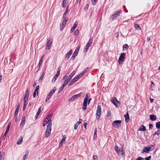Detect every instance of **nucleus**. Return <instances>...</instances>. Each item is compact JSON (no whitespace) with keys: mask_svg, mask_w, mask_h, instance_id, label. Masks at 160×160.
I'll list each match as a JSON object with an SVG mask.
<instances>
[{"mask_svg":"<svg viewBox=\"0 0 160 160\" xmlns=\"http://www.w3.org/2000/svg\"><path fill=\"white\" fill-rule=\"evenodd\" d=\"M122 12V10H119L115 12V13L112 14L111 16V18L112 19H113L114 18H115L117 17L118 16H119L120 14Z\"/></svg>","mask_w":160,"mask_h":160,"instance_id":"1a4fd4ad","label":"nucleus"},{"mask_svg":"<svg viewBox=\"0 0 160 160\" xmlns=\"http://www.w3.org/2000/svg\"><path fill=\"white\" fill-rule=\"evenodd\" d=\"M66 138V137L65 135L63 136V138H62L61 140L60 141V142L59 144V147H62V143H64L65 142V139Z\"/></svg>","mask_w":160,"mask_h":160,"instance_id":"f3484780","label":"nucleus"},{"mask_svg":"<svg viewBox=\"0 0 160 160\" xmlns=\"http://www.w3.org/2000/svg\"><path fill=\"white\" fill-rule=\"evenodd\" d=\"M39 87V85H38L36 87L33 94V97L34 98H36V96H38Z\"/></svg>","mask_w":160,"mask_h":160,"instance_id":"ddd939ff","label":"nucleus"},{"mask_svg":"<svg viewBox=\"0 0 160 160\" xmlns=\"http://www.w3.org/2000/svg\"><path fill=\"white\" fill-rule=\"evenodd\" d=\"M77 25H78V24H76V22H75V23L72 26V27L71 30L70 32H71V33L72 32H73L74 31L75 28H76V27H77Z\"/></svg>","mask_w":160,"mask_h":160,"instance_id":"bb28decb","label":"nucleus"},{"mask_svg":"<svg viewBox=\"0 0 160 160\" xmlns=\"http://www.w3.org/2000/svg\"><path fill=\"white\" fill-rule=\"evenodd\" d=\"M88 68H86L84 70L82 71L81 72L82 73L83 75H84L85 73L88 71Z\"/></svg>","mask_w":160,"mask_h":160,"instance_id":"37998d69","label":"nucleus"},{"mask_svg":"<svg viewBox=\"0 0 160 160\" xmlns=\"http://www.w3.org/2000/svg\"><path fill=\"white\" fill-rule=\"evenodd\" d=\"M88 7H89L88 4H87L86 5V6H85V7L84 8V9L85 10V11H86L87 10H88Z\"/></svg>","mask_w":160,"mask_h":160,"instance_id":"603ef678","label":"nucleus"},{"mask_svg":"<svg viewBox=\"0 0 160 160\" xmlns=\"http://www.w3.org/2000/svg\"><path fill=\"white\" fill-rule=\"evenodd\" d=\"M83 75L82 74V73L81 72L78 75L77 77H75L76 78H78L77 79L78 80L79 78H81Z\"/></svg>","mask_w":160,"mask_h":160,"instance_id":"58836bf2","label":"nucleus"},{"mask_svg":"<svg viewBox=\"0 0 160 160\" xmlns=\"http://www.w3.org/2000/svg\"><path fill=\"white\" fill-rule=\"evenodd\" d=\"M93 160H98V158L96 155H93Z\"/></svg>","mask_w":160,"mask_h":160,"instance_id":"3c124183","label":"nucleus"},{"mask_svg":"<svg viewBox=\"0 0 160 160\" xmlns=\"http://www.w3.org/2000/svg\"><path fill=\"white\" fill-rule=\"evenodd\" d=\"M156 125L157 128L158 129H160V122H157Z\"/></svg>","mask_w":160,"mask_h":160,"instance_id":"c9c22d12","label":"nucleus"},{"mask_svg":"<svg viewBox=\"0 0 160 160\" xmlns=\"http://www.w3.org/2000/svg\"><path fill=\"white\" fill-rule=\"evenodd\" d=\"M98 0H92V3L93 5H95L96 4V2Z\"/></svg>","mask_w":160,"mask_h":160,"instance_id":"79ce46f5","label":"nucleus"},{"mask_svg":"<svg viewBox=\"0 0 160 160\" xmlns=\"http://www.w3.org/2000/svg\"><path fill=\"white\" fill-rule=\"evenodd\" d=\"M92 38H90L89 39V40L88 42V43L87 44L85 47V52H87L88 50V49L89 47L91 46V44L92 43Z\"/></svg>","mask_w":160,"mask_h":160,"instance_id":"9b49d317","label":"nucleus"},{"mask_svg":"<svg viewBox=\"0 0 160 160\" xmlns=\"http://www.w3.org/2000/svg\"><path fill=\"white\" fill-rule=\"evenodd\" d=\"M87 125H88V124L87 123H85V124H84V127L85 128V129H87Z\"/></svg>","mask_w":160,"mask_h":160,"instance_id":"0e129e2a","label":"nucleus"},{"mask_svg":"<svg viewBox=\"0 0 160 160\" xmlns=\"http://www.w3.org/2000/svg\"><path fill=\"white\" fill-rule=\"evenodd\" d=\"M51 131H46L45 136V137L46 138L48 137L51 134Z\"/></svg>","mask_w":160,"mask_h":160,"instance_id":"2f4dec72","label":"nucleus"},{"mask_svg":"<svg viewBox=\"0 0 160 160\" xmlns=\"http://www.w3.org/2000/svg\"><path fill=\"white\" fill-rule=\"evenodd\" d=\"M115 151L117 152L118 155H122L123 149L122 148H119L118 146H115Z\"/></svg>","mask_w":160,"mask_h":160,"instance_id":"39448f33","label":"nucleus"},{"mask_svg":"<svg viewBox=\"0 0 160 160\" xmlns=\"http://www.w3.org/2000/svg\"><path fill=\"white\" fill-rule=\"evenodd\" d=\"M126 54L124 53H122L118 59V62L119 63L120 62H123L124 61L125 58Z\"/></svg>","mask_w":160,"mask_h":160,"instance_id":"0eeeda50","label":"nucleus"},{"mask_svg":"<svg viewBox=\"0 0 160 160\" xmlns=\"http://www.w3.org/2000/svg\"><path fill=\"white\" fill-rule=\"evenodd\" d=\"M121 120H116L113 122L112 125L115 128H118L121 126Z\"/></svg>","mask_w":160,"mask_h":160,"instance_id":"20e7f679","label":"nucleus"},{"mask_svg":"<svg viewBox=\"0 0 160 160\" xmlns=\"http://www.w3.org/2000/svg\"><path fill=\"white\" fill-rule=\"evenodd\" d=\"M82 122V120L81 119H79V121L78 122H77L76 124H75V126H74V129H77V127L78 126V125L81 123Z\"/></svg>","mask_w":160,"mask_h":160,"instance_id":"b1692460","label":"nucleus"},{"mask_svg":"<svg viewBox=\"0 0 160 160\" xmlns=\"http://www.w3.org/2000/svg\"><path fill=\"white\" fill-rule=\"evenodd\" d=\"M19 106H20V105L19 104L17 107L16 110L15 111V114H14V117L17 116L18 113V111H19Z\"/></svg>","mask_w":160,"mask_h":160,"instance_id":"393cba45","label":"nucleus"},{"mask_svg":"<svg viewBox=\"0 0 160 160\" xmlns=\"http://www.w3.org/2000/svg\"><path fill=\"white\" fill-rule=\"evenodd\" d=\"M43 77H44L43 76H42V75H41V76H40V78H39V81H40V82L42 80V79H43Z\"/></svg>","mask_w":160,"mask_h":160,"instance_id":"6e6d98bb","label":"nucleus"},{"mask_svg":"<svg viewBox=\"0 0 160 160\" xmlns=\"http://www.w3.org/2000/svg\"><path fill=\"white\" fill-rule=\"evenodd\" d=\"M138 130H146V127L143 125H141Z\"/></svg>","mask_w":160,"mask_h":160,"instance_id":"473e14b6","label":"nucleus"},{"mask_svg":"<svg viewBox=\"0 0 160 160\" xmlns=\"http://www.w3.org/2000/svg\"><path fill=\"white\" fill-rule=\"evenodd\" d=\"M28 153H29L28 151H27L26 152L25 155L23 157V158H22L23 160H25L28 158Z\"/></svg>","mask_w":160,"mask_h":160,"instance_id":"7c9ffc66","label":"nucleus"},{"mask_svg":"<svg viewBox=\"0 0 160 160\" xmlns=\"http://www.w3.org/2000/svg\"><path fill=\"white\" fill-rule=\"evenodd\" d=\"M9 125H8L7 127V129H6V130H9Z\"/></svg>","mask_w":160,"mask_h":160,"instance_id":"338daca9","label":"nucleus"},{"mask_svg":"<svg viewBox=\"0 0 160 160\" xmlns=\"http://www.w3.org/2000/svg\"><path fill=\"white\" fill-rule=\"evenodd\" d=\"M111 101L114 104L116 107L118 108L119 107V106L118 105V103H120V102L116 98L113 97L112 98L111 100Z\"/></svg>","mask_w":160,"mask_h":160,"instance_id":"7ed1b4c3","label":"nucleus"},{"mask_svg":"<svg viewBox=\"0 0 160 160\" xmlns=\"http://www.w3.org/2000/svg\"><path fill=\"white\" fill-rule=\"evenodd\" d=\"M4 160V153L3 152H0V160Z\"/></svg>","mask_w":160,"mask_h":160,"instance_id":"cd10ccee","label":"nucleus"},{"mask_svg":"<svg viewBox=\"0 0 160 160\" xmlns=\"http://www.w3.org/2000/svg\"><path fill=\"white\" fill-rule=\"evenodd\" d=\"M160 132V131H157V132H155L153 134L154 136H155L156 135H157L158 136Z\"/></svg>","mask_w":160,"mask_h":160,"instance_id":"de8ad7c7","label":"nucleus"},{"mask_svg":"<svg viewBox=\"0 0 160 160\" xmlns=\"http://www.w3.org/2000/svg\"><path fill=\"white\" fill-rule=\"evenodd\" d=\"M101 112H102L101 106L99 105H98L97 108L96 113V118L97 119H99L100 118Z\"/></svg>","mask_w":160,"mask_h":160,"instance_id":"f03ea898","label":"nucleus"},{"mask_svg":"<svg viewBox=\"0 0 160 160\" xmlns=\"http://www.w3.org/2000/svg\"><path fill=\"white\" fill-rule=\"evenodd\" d=\"M29 95V90L28 89H27L26 92L24 97V100H27L28 99V98Z\"/></svg>","mask_w":160,"mask_h":160,"instance_id":"4468645a","label":"nucleus"},{"mask_svg":"<svg viewBox=\"0 0 160 160\" xmlns=\"http://www.w3.org/2000/svg\"><path fill=\"white\" fill-rule=\"evenodd\" d=\"M82 93L81 92L78 94L74 95L72 96V97H71L70 99L71 100H73L74 99L80 97Z\"/></svg>","mask_w":160,"mask_h":160,"instance_id":"6ab92c4d","label":"nucleus"},{"mask_svg":"<svg viewBox=\"0 0 160 160\" xmlns=\"http://www.w3.org/2000/svg\"><path fill=\"white\" fill-rule=\"evenodd\" d=\"M97 131H95L94 132V137L93 139H96L97 138Z\"/></svg>","mask_w":160,"mask_h":160,"instance_id":"49530a36","label":"nucleus"},{"mask_svg":"<svg viewBox=\"0 0 160 160\" xmlns=\"http://www.w3.org/2000/svg\"><path fill=\"white\" fill-rule=\"evenodd\" d=\"M44 56V55H43L42 56L40 60V61H39V65H40V64H42L43 61V58Z\"/></svg>","mask_w":160,"mask_h":160,"instance_id":"a19ab883","label":"nucleus"},{"mask_svg":"<svg viewBox=\"0 0 160 160\" xmlns=\"http://www.w3.org/2000/svg\"><path fill=\"white\" fill-rule=\"evenodd\" d=\"M52 114L51 113L48 115L46 118L45 119L44 122H46V123H48V124L47 125L46 130H51L52 126V121L50 119L52 118Z\"/></svg>","mask_w":160,"mask_h":160,"instance_id":"f257e3e1","label":"nucleus"},{"mask_svg":"<svg viewBox=\"0 0 160 160\" xmlns=\"http://www.w3.org/2000/svg\"><path fill=\"white\" fill-rule=\"evenodd\" d=\"M134 27L135 28L137 29L140 30L141 29V28L140 27V26L138 24H134Z\"/></svg>","mask_w":160,"mask_h":160,"instance_id":"4c0bfd02","label":"nucleus"},{"mask_svg":"<svg viewBox=\"0 0 160 160\" xmlns=\"http://www.w3.org/2000/svg\"><path fill=\"white\" fill-rule=\"evenodd\" d=\"M41 106L38 109V111L37 112V115H39L40 112H41Z\"/></svg>","mask_w":160,"mask_h":160,"instance_id":"c03bdc74","label":"nucleus"},{"mask_svg":"<svg viewBox=\"0 0 160 160\" xmlns=\"http://www.w3.org/2000/svg\"><path fill=\"white\" fill-rule=\"evenodd\" d=\"M72 53V51L71 49L65 55V58L66 60H67Z\"/></svg>","mask_w":160,"mask_h":160,"instance_id":"2eb2a0df","label":"nucleus"},{"mask_svg":"<svg viewBox=\"0 0 160 160\" xmlns=\"http://www.w3.org/2000/svg\"><path fill=\"white\" fill-rule=\"evenodd\" d=\"M88 94H86L85 96V97L84 98V100L88 101Z\"/></svg>","mask_w":160,"mask_h":160,"instance_id":"8fccbe9b","label":"nucleus"},{"mask_svg":"<svg viewBox=\"0 0 160 160\" xmlns=\"http://www.w3.org/2000/svg\"><path fill=\"white\" fill-rule=\"evenodd\" d=\"M111 115V111L110 110L108 111L107 112V116H110Z\"/></svg>","mask_w":160,"mask_h":160,"instance_id":"09e8293b","label":"nucleus"},{"mask_svg":"<svg viewBox=\"0 0 160 160\" xmlns=\"http://www.w3.org/2000/svg\"><path fill=\"white\" fill-rule=\"evenodd\" d=\"M75 71H73L69 75L68 78L67 80H65L64 83L66 84H67V83L70 81L72 77L75 74Z\"/></svg>","mask_w":160,"mask_h":160,"instance_id":"423d86ee","label":"nucleus"},{"mask_svg":"<svg viewBox=\"0 0 160 160\" xmlns=\"http://www.w3.org/2000/svg\"><path fill=\"white\" fill-rule=\"evenodd\" d=\"M67 84H65L64 83L62 85V87L60 88L59 89V90L58 91V93H60L61 91L62 90L64 87Z\"/></svg>","mask_w":160,"mask_h":160,"instance_id":"a878e982","label":"nucleus"},{"mask_svg":"<svg viewBox=\"0 0 160 160\" xmlns=\"http://www.w3.org/2000/svg\"><path fill=\"white\" fill-rule=\"evenodd\" d=\"M79 32V31L78 29H77L74 32V35H76Z\"/></svg>","mask_w":160,"mask_h":160,"instance_id":"bf43d9fd","label":"nucleus"},{"mask_svg":"<svg viewBox=\"0 0 160 160\" xmlns=\"http://www.w3.org/2000/svg\"><path fill=\"white\" fill-rule=\"evenodd\" d=\"M128 46L127 44H125L123 45V49H126L127 48H128Z\"/></svg>","mask_w":160,"mask_h":160,"instance_id":"a18cd8bd","label":"nucleus"},{"mask_svg":"<svg viewBox=\"0 0 160 160\" xmlns=\"http://www.w3.org/2000/svg\"><path fill=\"white\" fill-rule=\"evenodd\" d=\"M68 20V18H65L63 20L62 24L60 25V29L62 30L64 27L65 25L66 24L67 21Z\"/></svg>","mask_w":160,"mask_h":160,"instance_id":"9d476101","label":"nucleus"},{"mask_svg":"<svg viewBox=\"0 0 160 160\" xmlns=\"http://www.w3.org/2000/svg\"><path fill=\"white\" fill-rule=\"evenodd\" d=\"M67 76H66V75H65V76H64L63 77V80H67Z\"/></svg>","mask_w":160,"mask_h":160,"instance_id":"e2e57ef3","label":"nucleus"},{"mask_svg":"<svg viewBox=\"0 0 160 160\" xmlns=\"http://www.w3.org/2000/svg\"><path fill=\"white\" fill-rule=\"evenodd\" d=\"M79 47L78 48H77L76 50L75 51L73 54L72 56L71 57V58L72 59V60H74V58L77 55V54L79 50Z\"/></svg>","mask_w":160,"mask_h":160,"instance_id":"dca6fc26","label":"nucleus"},{"mask_svg":"<svg viewBox=\"0 0 160 160\" xmlns=\"http://www.w3.org/2000/svg\"><path fill=\"white\" fill-rule=\"evenodd\" d=\"M137 160H144L143 158L139 157L137 159Z\"/></svg>","mask_w":160,"mask_h":160,"instance_id":"052dcab7","label":"nucleus"},{"mask_svg":"<svg viewBox=\"0 0 160 160\" xmlns=\"http://www.w3.org/2000/svg\"><path fill=\"white\" fill-rule=\"evenodd\" d=\"M68 13L67 10H66L65 12L64 13L63 15V18H64L66 16V15Z\"/></svg>","mask_w":160,"mask_h":160,"instance_id":"864d4df0","label":"nucleus"},{"mask_svg":"<svg viewBox=\"0 0 160 160\" xmlns=\"http://www.w3.org/2000/svg\"><path fill=\"white\" fill-rule=\"evenodd\" d=\"M8 131H5V132L4 133V134L2 138V139H3L4 140L6 138V135L8 133Z\"/></svg>","mask_w":160,"mask_h":160,"instance_id":"e433bc0d","label":"nucleus"},{"mask_svg":"<svg viewBox=\"0 0 160 160\" xmlns=\"http://www.w3.org/2000/svg\"><path fill=\"white\" fill-rule=\"evenodd\" d=\"M124 117L125 118V121L126 122H128L130 120L129 115L128 112H127L126 115H124Z\"/></svg>","mask_w":160,"mask_h":160,"instance_id":"412c9836","label":"nucleus"},{"mask_svg":"<svg viewBox=\"0 0 160 160\" xmlns=\"http://www.w3.org/2000/svg\"><path fill=\"white\" fill-rule=\"evenodd\" d=\"M56 90V87H54V88L50 92L48 95L51 97L52 95L54 93Z\"/></svg>","mask_w":160,"mask_h":160,"instance_id":"4be33fe9","label":"nucleus"},{"mask_svg":"<svg viewBox=\"0 0 160 160\" xmlns=\"http://www.w3.org/2000/svg\"><path fill=\"white\" fill-rule=\"evenodd\" d=\"M57 78L54 77L53 78L52 82H54L56 80Z\"/></svg>","mask_w":160,"mask_h":160,"instance_id":"680f3d73","label":"nucleus"},{"mask_svg":"<svg viewBox=\"0 0 160 160\" xmlns=\"http://www.w3.org/2000/svg\"><path fill=\"white\" fill-rule=\"evenodd\" d=\"M20 139L18 140L17 142V144L18 145L20 144L22 141V136L20 137Z\"/></svg>","mask_w":160,"mask_h":160,"instance_id":"c756f323","label":"nucleus"},{"mask_svg":"<svg viewBox=\"0 0 160 160\" xmlns=\"http://www.w3.org/2000/svg\"><path fill=\"white\" fill-rule=\"evenodd\" d=\"M78 78H76L75 77L73 78L72 80L70 81L69 84V87L71 86L72 84H73L75 82H77L78 80L77 79Z\"/></svg>","mask_w":160,"mask_h":160,"instance_id":"a211bd4d","label":"nucleus"},{"mask_svg":"<svg viewBox=\"0 0 160 160\" xmlns=\"http://www.w3.org/2000/svg\"><path fill=\"white\" fill-rule=\"evenodd\" d=\"M153 127V125L151 124H149V129H152Z\"/></svg>","mask_w":160,"mask_h":160,"instance_id":"13d9d810","label":"nucleus"},{"mask_svg":"<svg viewBox=\"0 0 160 160\" xmlns=\"http://www.w3.org/2000/svg\"><path fill=\"white\" fill-rule=\"evenodd\" d=\"M153 145H152L151 146H149L148 147H145L143 150H142V153H143L144 152L146 153H148L149 152L150 150L151 149L152 147H153Z\"/></svg>","mask_w":160,"mask_h":160,"instance_id":"6e6552de","label":"nucleus"},{"mask_svg":"<svg viewBox=\"0 0 160 160\" xmlns=\"http://www.w3.org/2000/svg\"><path fill=\"white\" fill-rule=\"evenodd\" d=\"M116 34H117L116 37L118 38V37L119 35V32H117L116 33Z\"/></svg>","mask_w":160,"mask_h":160,"instance_id":"774afa93","label":"nucleus"},{"mask_svg":"<svg viewBox=\"0 0 160 160\" xmlns=\"http://www.w3.org/2000/svg\"><path fill=\"white\" fill-rule=\"evenodd\" d=\"M88 101H84L83 103L82 109L83 110H85L86 109L87 106Z\"/></svg>","mask_w":160,"mask_h":160,"instance_id":"aec40b11","label":"nucleus"},{"mask_svg":"<svg viewBox=\"0 0 160 160\" xmlns=\"http://www.w3.org/2000/svg\"><path fill=\"white\" fill-rule=\"evenodd\" d=\"M26 100H24L23 106L22 108V110L24 111L25 109V107L26 106L27 104V103L26 102Z\"/></svg>","mask_w":160,"mask_h":160,"instance_id":"f704fd0d","label":"nucleus"},{"mask_svg":"<svg viewBox=\"0 0 160 160\" xmlns=\"http://www.w3.org/2000/svg\"><path fill=\"white\" fill-rule=\"evenodd\" d=\"M60 70H59L58 71L57 73L54 76L55 77L57 78L58 76L60 75Z\"/></svg>","mask_w":160,"mask_h":160,"instance_id":"ea45409f","label":"nucleus"},{"mask_svg":"<svg viewBox=\"0 0 160 160\" xmlns=\"http://www.w3.org/2000/svg\"><path fill=\"white\" fill-rule=\"evenodd\" d=\"M41 64H40V65H39V64H38V69L37 70V71H36V72H38V71L40 69V67H41Z\"/></svg>","mask_w":160,"mask_h":160,"instance_id":"5fc2aeb1","label":"nucleus"},{"mask_svg":"<svg viewBox=\"0 0 160 160\" xmlns=\"http://www.w3.org/2000/svg\"><path fill=\"white\" fill-rule=\"evenodd\" d=\"M91 98H89L88 99V104H89L90 103V101H91Z\"/></svg>","mask_w":160,"mask_h":160,"instance_id":"69168bd1","label":"nucleus"},{"mask_svg":"<svg viewBox=\"0 0 160 160\" xmlns=\"http://www.w3.org/2000/svg\"><path fill=\"white\" fill-rule=\"evenodd\" d=\"M25 116H23L22 118L21 123V124L20 126V128L21 127H23V125L25 123Z\"/></svg>","mask_w":160,"mask_h":160,"instance_id":"5701e85b","label":"nucleus"},{"mask_svg":"<svg viewBox=\"0 0 160 160\" xmlns=\"http://www.w3.org/2000/svg\"><path fill=\"white\" fill-rule=\"evenodd\" d=\"M150 119L152 121L155 120L156 119V118L154 115H151L150 116Z\"/></svg>","mask_w":160,"mask_h":160,"instance_id":"c85d7f7f","label":"nucleus"},{"mask_svg":"<svg viewBox=\"0 0 160 160\" xmlns=\"http://www.w3.org/2000/svg\"><path fill=\"white\" fill-rule=\"evenodd\" d=\"M51 97L49 96L48 95L46 99V102H48V100H49L50 98Z\"/></svg>","mask_w":160,"mask_h":160,"instance_id":"4d7b16f0","label":"nucleus"},{"mask_svg":"<svg viewBox=\"0 0 160 160\" xmlns=\"http://www.w3.org/2000/svg\"><path fill=\"white\" fill-rule=\"evenodd\" d=\"M66 1L67 0H63V2L62 4V6L64 8L66 6Z\"/></svg>","mask_w":160,"mask_h":160,"instance_id":"72a5a7b5","label":"nucleus"},{"mask_svg":"<svg viewBox=\"0 0 160 160\" xmlns=\"http://www.w3.org/2000/svg\"><path fill=\"white\" fill-rule=\"evenodd\" d=\"M52 41L51 39H48L46 48L47 50H49L51 46Z\"/></svg>","mask_w":160,"mask_h":160,"instance_id":"f8f14e48","label":"nucleus"}]
</instances>
